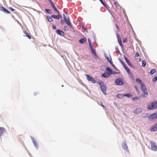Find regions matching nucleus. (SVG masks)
I'll list each match as a JSON object with an SVG mask.
<instances>
[{
  "label": "nucleus",
  "instance_id": "a211bd4d",
  "mask_svg": "<svg viewBox=\"0 0 157 157\" xmlns=\"http://www.w3.org/2000/svg\"><path fill=\"white\" fill-rule=\"evenodd\" d=\"M122 147L123 149L126 150V151H128V147L126 144V142H124L123 143V144L122 145Z\"/></svg>",
  "mask_w": 157,
  "mask_h": 157
},
{
  "label": "nucleus",
  "instance_id": "13d9d810",
  "mask_svg": "<svg viewBox=\"0 0 157 157\" xmlns=\"http://www.w3.org/2000/svg\"><path fill=\"white\" fill-rule=\"evenodd\" d=\"M58 16H59V18H62V16L60 15V14H59L58 15Z\"/></svg>",
  "mask_w": 157,
  "mask_h": 157
},
{
  "label": "nucleus",
  "instance_id": "338daca9",
  "mask_svg": "<svg viewBox=\"0 0 157 157\" xmlns=\"http://www.w3.org/2000/svg\"><path fill=\"white\" fill-rule=\"evenodd\" d=\"M37 94V93H36V94L35 93H34V95H36V94Z\"/></svg>",
  "mask_w": 157,
  "mask_h": 157
},
{
  "label": "nucleus",
  "instance_id": "3c124183",
  "mask_svg": "<svg viewBox=\"0 0 157 157\" xmlns=\"http://www.w3.org/2000/svg\"><path fill=\"white\" fill-rule=\"evenodd\" d=\"M114 5L115 6L117 7L118 5L117 2H114Z\"/></svg>",
  "mask_w": 157,
  "mask_h": 157
},
{
  "label": "nucleus",
  "instance_id": "2eb2a0df",
  "mask_svg": "<svg viewBox=\"0 0 157 157\" xmlns=\"http://www.w3.org/2000/svg\"><path fill=\"white\" fill-rule=\"evenodd\" d=\"M142 112V109L141 108H137L133 110V112L135 114H138L141 113Z\"/></svg>",
  "mask_w": 157,
  "mask_h": 157
},
{
  "label": "nucleus",
  "instance_id": "c85d7f7f",
  "mask_svg": "<svg viewBox=\"0 0 157 157\" xmlns=\"http://www.w3.org/2000/svg\"><path fill=\"white\" fill-rule=\"evenodd\" d=\"M149 114L148 113H143L141 115V116L143 118H145L147 117H148L149 116Z\"/></svg>",
  "mask_w": 157,
  "mask_h": 157
},
{
  "label": "nucleus",
  "instance_id": "4be33fe9",
  "mask_svg": "<svg viewBox=\"0 0 157 157\" xmlns=\"http://www.w3.org/2000/svg\"><path fill=\"white\" fill-rule=\"evenodd\" d=\"M136 82L140 84L141 85L144 84L142 80L139 78H137L136 79Z\"/></svg>",
  "mask_w": 157,
  "mask_h": 157
},
{
  "label": "nucleus",
  "instance_id": "6e6d98bb",
  "mask_svg": "<svg viewBox=\"0 0 157 157\" xmlns=\"http://www.w3.org/2000/svg\"><path fill=\"white\" fill-rule=\"evenodd\" d=\"M126 39L125 38H124L123 39V41L124 43H125L126 41Z\"/></svg>",
  "mask_w": 157,
  "mask_h": 157
},
{
  "label": "nucleus",
  "instance_id": "6ab92c4d",
  "mask_svg": "<svg viewBox=\"0 0 157 157\" xmlns=\"http://www.w3.org/2000/svg\"><path fill=\"white\" fill-rule=\"evenodd\" d=\"M49 3L50 4L51 6L52 7L54 10L56 8V7L54 3L53 2L52 0H48Z\"/></svg>",
  "mask_w": 157,
  "mask_h": 157
},
{
  "label": "nucleus",
  "instance_id": "f8f14e48",
  "mask_svg": "<svg viewBox=\"0 0 157 157\" xmlns=\"http://www.w3.org/2000/svg\"><path fill=\"white\" fill-rule=\"evenodd\" d=\"M56 32L58 34L62 36L65 35L64 32L60 29H58L56 30Z\"/></svg>",
  "mask_w": 157,
  "mask_h": 157
},
{
  "label": "nucleus",
  "instance_id": "a878e982",
  "mask_svg": "<svg viewBox=\"0 0 157 157\" xmlns=\"http://www.w3.org/2000/svg\"><path fill=\"white\" fill-rule=\"evenodd\" d=\"M141 89L142 91L144 90H147V89L144 84L141 85Z\"/></svg>",
  "mask_w": 157,
  "mask_h": 157
},
{
  "label": "nucleus",
  "instance_id": "412c9836",
  "mask_svg": "<svg viewBox=\"0 0 157 157\" xmlns=\"http://www.w3.org/2000/svg\"><path fill=\"white\" fill-rule=\"evenodd\" d=\"M52 17H52V15L51 16L48 15L47 16V18L48 19V20L49 22L53 21V19H52Z\"/></svg>",
  "mask_w": 157,
  "mask_h": 157
},
{
  "label": "nucleus",
  "instance_id": "9b49d317",
  "mask_svg": "<svg viewBox=\"0 0 157 157\" xmlns=\"http://www.w3.org/2000/svg\"><path fill=\"white\" fill-rule=\"evenodd\" d=\"M116 36H117V40L118 42V43L120 46L121 47H123V46L122 44V41L121 40V38L119 36V35L118 34V33H116Z\"/></svg>",
  "mask_w": 157,
  "mask_h": 157
},
{
  "label": "nucleus",
  "instance_id": "f3484780",
  "mask_svg": "<svg viewBox=\"0 0 157 157\" xmlns=\"http://www.w3.org/2000/svg\"><path fill=\"white\" fill-rule=\"evenodd\" d=\"M87 39L86 37L82 38L79 40V42L81 44H82L86 41Z\"/></svg>",
  "mask_w": 157,
  "mask_h": 157
},
{
  "label": "nucleus",
  "instance_id": "37998d69",
  "mask_svg": "<svg viewBox=\"0 0 157 157\" xmlns=\"http://www.w3.org/2000/svg\"><path fill=\"white\" fill-rule=\"evenodd\" d=\"M121 94H118L116 95V97L118 98H121Z\"/></svg>",
  "mask_w": 157,
  "mask_h": 157
},
{
  "label": "nucleus",
  "instance_id": "cd10ccee",
  "mask_svg": "<svg viewBox=\"0 0 157 157\" xmlns=\"http://www.w3.org/2000/svg\"><path fill=\"white\" fill-rule=\"evenodd\" d=\"M128 75L133 80H134L135 78L133 76V74L132 73H131V72L129 73L128 74Z\"/></svg>",
  "mask_w": 157,
  "mask_h": 157
},
{
  "label": "nucleus",
  "instance_id": "ddd939ff",
  "mask_svg": "<svg viewBox=\"0 0 157 157\" xmlns=\"http://www.w3.org/2000/svg\"><path fill=\"white\" fill-rule=\"evenodd\" d=\"M68 19L67 18H66L65 19H64V21L66 22V24L67 25L69 26L71 28H73V27L71 24V23L70 21V19L69 18L67 17Z\"/></svg>",
  "mask_w": 157,
  "mask_h": 157
},
{
  "label": "nucleus",
  "instance_id": "39448f33",
  "mask_svg": "<svg viewBox=\"0 0 157 157\" xmlns=\"http://www.w3.org/2000/svg\"><path fill=\"white\" fill-rule=\"evenodd\" d=\"M151 142V150L156 151H157V146L156 144V143L155 142H153L152 141H150Z\"/></svg>",
  "mask_w": 157,
  "mask_h": 157
},
{
  "label": "nucleus",
  "instance_id": "ea45409f",
  "mask_svg": "<svg viewBox=\"0 0 157 157\" xmlns=\"http://www.w3.org/2000/svg\"><path fill=\"white\" fill-rule=\"evenodd\" d=\"M157 80V75L154 77L152 79V81L153 82H156Z\"/></svg>",
  "mask_w": 157,
  "mask_h": 157
},
{
  "label": "nucleus",
  "instance_id": "a18cd8bd",
  "mask_svg": "<svg viewBox=\"0 0 157 157\" xmlns=\"http://www.w3.org/2000/svg\"><path fill=\"white\" fill-rule=\"evenodd\" d=\"M64 28L65 30L66 31H68V26H65L64 27Z\"/></svg>",
  "mask_w": 157,
  "mask_h": 157
},
{
  "label": "nucleus",
  "instance_id": "49530a36",
  "mask_svg": "<svg viewBox=\"0 0 157 157\" xmlns=\"http://www.w3.org/2000/svg\"><path fill=\"white\" fill-rule=\"evenodd\" d=\"M106 67H107V66H106V65H103V66H101V67H100L101 69V70H102V71H103V69H103V68H102V67H106Z\"/></svg>",
  "mask_w": 157,
  "mask_h": 157
},
{
  "label": "nucleus",
  "instance_id": "69168bd1",
  "mask_svg": "<svg viewBox=\"0 0 157 157\" xmlns=\"http://www.w3.org/2000/svg\"><path fill=\"white\" fill-rule=\"evenodd\" d=\"M101 106H102V107H105V106L103 104H102Z\"/></svg>",
  "mask_w": 157,
  "mask_h": 157
},
{
  "label": "nucleus",
  "instance_id": "79ce46f5",
  "mask_svg": "<svg viewBox=\"0 0 157 157\" xmlns=\"http://www.w3.org/2000/svg\"><path fill=\"white\" fill-rule=\"evenodd\" d=\"M108 61L112 66L113 64V62H112V59H111V57H110V59Z\"/></svg>",
  "mask_w": 157,
  "mask_h": 157
},
{
  "label": "nucleus",
  "instance_id": "052dcab7",
  "mask_svg": "<svg viewBox=\"0 0 157 157\" xmlns=\"http://www.w3.org/2000/svg\"><path fill=\"white\" fill-rule=\"evenodd\" d=\"M116 26L117 29H118V30H119V29L117 25V24H116Z\"/></svg>",
  "mask_w": 157,
  "mask_h": 157
},
{
  "label": "nucleus",
  "instance_id": "e2e57ef3",
  "mask_svg": "<svg viewBox=\"0 0 157 157\" xmlns=\"http://www.w3.org/2000/svg\"><path fill=\"white\" fill-rule=\"evenodd\" d=\"M114 69H115V70L116 71H119V70L117 69L116 67H115V68H114Z\"/></svg>",
  "mask_w": 157,
  "mask_h": 157
},
{
  "label": "nucleus",
  "instance_id": "c03bdc74",
  "mask_svg": "<svg viewBox=\"0 0 157 157\" xmlns=\"http://www.w3.org/2000/svg\"><path fill=\"white\" fill-rule=\"evenodd\" d=\"M54 10L55 11H56L57 13L58 14V15L60 14V12L58 10L56 9V8L55 9H54Z\"/></svg>",
  "mask_w": 157,
  "mask_h": 157
},
{
  "label": "nucleus",
  "instance_id": "680f3d73",
  "mask_svg": "<svg viewBox=\"0 0 157 157\" xmlns=\"http://www.w3.org/2000/svg\"><path fill=\"white\" fill-rule=\"evenodd\" d=\"M82 28L83 29H84V30H85V31H86L87 32V29L85 28V29L84 28V27L83 26H82Z\"/></svg>",
  "mask_w": 157,
  "mask_h": 157
},
{
  "label": "nucleus",
  "instance_id": "9d476101",
  "mask_svg": "<svg viewBox=\"0 0 157 157\" xmlns=\"http://www.w3.org/2000/svg\"><path fill=\"white\" fill-rule=\"evenodd\" d=\"M101 76L104 78H107L110 76L109 72H105L101 75Z\"/></svg>",
  "mask_w": 157,
  "mask_h": 157
},
{
  "label": "nucleus",
  "instance_id": "f03ea898",
  "mask_svg": "<svg viewBox=\"0 0 157 157\" xmlns=\"http://www.w3.org/2000/svg\"><path fill=\"white\" fill-rule=\"evenodd\" d=\"M157 107V101H153L151 102V105H149L147 108L149 109H155Z\"/></svg>",
  "mask_w": 157,
  "mask_h": 157
},
{
  "label": "nucleus",
  "instance_id": "1a4fd4ad",
  "mask_svg": "<svg viewBox=\"0 0 157 157\" xmlns=\"http://www.w3.org/2000/svg\"><path fill=\"white\" fill-rule=\"evenodd\" d=\"M0 11H1L6 14H9L10 13L9 11L6 9L3 6H0Z\"/></svg>",
  "mask_w": 157,
  "mask_h": 157
},
{
  "label": "nucleus",
  "instance_id": "bf43d9fd",
  "mask_svg": "<svg viewBox=\"0 0 157 157\" xmlns=\"http://www.w3.org/2000/svg\"><path fill=\"white\" fill-rule=\"evenodd\" d=\"M63 17L64 20L66 19V18H66V16H65L64 14H63Z\"/></svg>",
  "mask_w": 157,
  "mask_h": 157
},
{
  "label": "nucleus",
  "instance_id": "603ef678",
  "mask_svg": "<svg viewBox=\"0 0 157 157\" xmlns=\"http://www.w3.org/2000/svg\"><path fill=\"white\" fill-rule=\"evenodd\" d=\"M53 29H55L56 28V25H52Z\"/></svg>",
  "mask_w": 157,
  "mask_h": 157
},
{
  "label": "nucleus",
  "instance_id": "dca6fc26",
  "mask_svg": "<svg viewBox=\"0 0 157 157\" xmlns=\"http://www.w3.org/2000/svg\"><path fill=\"white\" fill-rule=\"evenodd\" d=\"M151 131H157V123L155 124L150 129Z\"/></svg>",
  "mask_w": 157,
  "mask_h": 157
},
{
  "label": "nucleus",
  "instance_id": "20e7f679",
  "mask_svg": "<svg viewBox=\"0 0 157 157\" xmlns=\"http://www.w3.org/2000/svg\"><path fill=\"white\" fill-rule=\"evenodd\" d=\"M115 83L118 86H122L123 85L124 83L121 78H118L115 80Z\"/></svg>",
  "mask_w": 157,
  "mask_h": 157
},
{
  "label": "nucleus",
  "instance_id": "8fccbe9b",
  "mask_svg": "<svg viewBox=\"0 0 157 157\" xmlns=\"http://www.w3.org/2000/svg\"><path fill=\"white\" fill-rule=\"evenodd\" d=\"M89 46L90 49V50L94 49V48L92 45V44L89 45Z\"/></svg>",
  "mask_w": 157,
  "mask_h": 157
},
{
  "label": "nucleus",
  "instance_id": "09e8293b",
  "mask_svg": "<svg viewBox=\"0 0 157 157\" xmlns=\"http://www.w3.org/2000/svg\"><path fill=\"white\" fill-rule=\"evenodd\" d=\"M139 53L138 52H136L135 54V56L136 57H138L139 56Z\"/></svg>",
  "mask_w": 157,
  "mask_h": 157
},
{
  "label": "nucleus",
  "instance_id": "aec40b11",
  "mask_svg": "<svg viewBox=\"0 0 157 157\" xmlns=\"http://www.w3.org/2000/svg\"><path fill=\"white\" fill-rule=\"evenodd\" d=\"M6 131L5 129L3 127H0V135L3 134V133Z\"/></svg>",
  "mask_w": 157,
  "mask_h": 157
},
{
  "label": "nucleus",
  "instance_id": "72a5a7b5",
  "mask_svg": "<svg viewBox=\"0 0 157 157\" xmlns=\"http://www.w3.org/2000/svg\"><path fill=\"white\" fill-rule=\"evenodd\" d=\"M102 5L105 7H106V4L105 3L103 0H99Z\"/></svg>",
  "mask_w": 157,
  "mask_h": 157
},
{
  "label": "nucleus",
  "instance_id": "6e6552de",
  "mask_svg": "<svg viewBox=\"0 0 157 157\" xmlns=\"http://www.w3.org/2000/svg\"><path fill=\"white\" fill-rule=\"evenodd\" d=\"M123 57L126 63L128 64V65L130 67L134 69L135 68V67L133 65H132V64L131 63L130 61L128 59V58L124 55L123 56Z\"/></svg>",
  "mask_w": 157,
  "mask_h": 157
},
{
  "label": "nucleus",
  "instance_id": "4468645a",
  "mask_svg": "<svg viewBox=\"0 0 157 157\" xmlns=\"http://www.w3.org/2000/svg\"><path fill=\"white\" fill-rule=\"evenodd\" d=\"M31 139L32 140V141L33 142V143L35 146V147H36V149H38V145L37 144V143L36 142V140L34 139V138H32V137L31 136Z\"/></svg>",
  "mask_w": 157,
  "mask_h": 157
},
{
  "label": "nucleus",
  "instance_id": "c756f323",
  "mask_svg": "<svg viewBox=\"0 0 157 157\" xmlns=\"http://www.w3.org/2000/svg\"><path fill=\"white\" fill-rule=\"evenodd\" d=\"M156 72V70L155 69H153L150 71V73L151 75H152L154 73H155Z\"/></svg>",
  "mask_w": 157,
  "mask_h": 157
},
{
  "label": "nucleus",
  "instance_id": "de8ad7c7",
  "mask_svg": "<svg viewBox=\"0 0 157 157\" xmlns=\"http://www.w3.org/2000/svg\"><path fill=\"white\" fill-rule=\"evenodd\" d=\"M134 87L135 88V89L138 92L139 91L138 90V88L137 86L136 85H135L134 86Z\"/></svg>",
  "mask_w": 157,
  "mask_h": 157
},
{
  "label": "nucleus",
  "instance_id": "c9c22d12",
  "mask_svg": "<svg viewBox=\"0 0 157 157\" xmlns=\"http://www.w3.org/2000/svg\"><path fill=\"white\" fill-rule=\"evenodd\" d=\"M115 50L119 54H121V52L119 51L118 48L117 47H115Z\"/></svg>",
  "mask_w": 157,
  "mask_h": 157
},
{
  "label": "nucleus",
  "instance_id": "5701e85b",
  "mask_svg": "<svg viewBox=\"0 0 157 157\" xmlns=\"http://www.w3.org/2000/svg\"><path fill=\"white\" fill-rule=\"evenodd\" d=\"M124 69L127 72L128 74L130 73L131 72L129 68L126 66V65H125V66H124Z\"/></svg>",
  "mask_w": 157,
  "mask_h": 157
},
{
  "label": "nucleus",
  "instance_id": "0eeeda50",
  "mask_svg": "<svg viewBox=\"0 0 157 157\" xmlns=\"http://www.w3.org/2000/svg\"><path fill=\"white\" fill-rule=\"evenodd\" d=\"M105 71L109 72V74H110V76L111 75L117 74H118V72L113 71L109 67H106L105 68Z\"/></svg>",
  "mask_w": 157,
  "mask_h": 157
},
{
  "label": "nucleus",
  "instance_id": "f257e3e1",
  "mask_svg": "<svg viewBox=\"0 0 157 157\" xmlns=\"http://www.w3.org/2000/svg\"><path fill=\"white\" fill-rule=\"evenodd\" d=\"M100 86V89L102 93L105 95L107 94L106 90L107 87L106 84H104V83L103 82L101 81L98 82Z\"/></svg>",
  "mask_w": 157,
  "mask_h": 157
},
{
  "label": "nucleus",
  "instance_id": "864d4df0",
  "mask_svg": "<svg viewBox=\"0 0 157 157\" xmlns=\"http://www.w3.org/2000/svg\"><path fill=\"white\" fill-rule=\"evenodd\" d=\"M60 23L61 24L63 25V24L64 23V22L63 20H61L60 21Z\"/></svg>",
  "mask_w": 157,
  "mask_h": 157
},
{
  "label": "nucleus",
  "instance_id": "473e14b6",
  "mask_svg": "<svg viewBox=\"0 0 157 157\" xmlns=\"http://www.w3.org/2000/svg\"><path fill=\"white\" fill-rule=\"evenodd\" d=\"M104 55L105 58H106V59H107L108 61H109L110 59L108 56L105 53H104Z\"/></svg>",
  "mask_w": 157,
  "mask_h": 157
},
{
  "label": "nucleus",
  "instance_id": "f704fd0d",
  "mask_svg": "<svg viewBox=\"0 0 157 157\" xmlns=\"http://www.w3.org/2000/svg\"><path fill=\"white\" fill-rule=\"evenodd\" d=\"M52 17H53L54 18L59 19V16L58 15H52Z\"/></svg>",
  "mask_w": 157,
  "mask_h": 157
},
{
  "label": "nucleus",
  "instance_id": "7ed1b4c3",
  "mask_svg": "<svg viewBox=\"0 0 157 157\" xmlns=\"http://www.w3.org/2000/svg\"><path fill=\"white\" fill-rule=\"evenodd\" d=\"M156 119H157V112L149 115L148 116V120L149 121H152Z\"/></svg>",
  "mask_w": 157,
  "mask_h": 157
},
{
  "label": "nucleus",
  "instance_id": "4c0bfd02",
  "mask_svg": "<svg viewBox=\"0 0 157 157\" xmlns=\"http://www.w3.org/2000/svg\"><path fill=\"white\" fill-rule=\"evenodd\" d=\"M45 11L47 13L49 14H50L51 13L50 12V9H45Z\"/></svg>",
  "mask_w": 157,
  "mask_h": 157
},
{
  "label": "nucleus",
  "instance_id": "2f4dec72",
  "mask_svg": "<svg viewBox=\"0 0 157 157\" xmlns=\"http://www.w3.org/2000/svg\"><path fill=\"white\" fill-rule=\"evenodd\" d=\"M142 66L143 67H145L146 65V62L145 61L143 60L142 61Z\"/></svg>",
  "mask_w": 157,
  "mask_h": 157
},
{
  "label": "nucleus",
  "instance_id": "a19ab883",
  "mask_svg": "<svg viewBox=\"0 0 157 157\" xmlns=\"http://www.w3.org/2000/svg\"><path fill=\"white\" fill-rule=\"evenodd\" d=\"M108 61L112 66L113 64V62H112V59H111V57H110V59Z\"/></svg>",
  "mask_w": 157,
  "mask_h": 157
},
{
  "label": "nucleus",
  "instance_id": "423d86ee",
  "mask_svg": "<svg viewBox=\"0 0 157 157\" xmlns=\"http://www.w3.org/2000/svg\"><path fill=\"white\" fill-rule=\"evenodd\" d=\"M85 75L86 76V78L88 81H91L93 84H94L96 83V81L95 80L89 75L86 74Z\"/></svg>",
  "mask_w": 157,
  "mask_h": 157
},
{
  "label": "nucleus",
  "instance_id": "58836bf2",
  "mask_svg": "<svg viewBox=\"0 0 157 157\" xmlns=\"http://www.w3.org/2000/svg\"><path fill=\"white\" fill-rule=\"evenodd\" d=\"M143 92V93L145 95H148V93L147 90H144L142 91Z\"/></svg>",
  "mask_w": 157,
  "mask_h": 157
},
{
  "label": "nucleus",
  "instance_id": "e433bc0d",
  "mask_svg": "<svg viewBox=\"0 0 157 157\" xmlns=\"http://www.w3.org/2000/svg\"><path fill=\"white\" fill-rule=\"evenodd\" d=\"M139 99V98L138 97H133L132 99V100L133 101H136V100H138Z\"/></svg>",
  "mask_w": 157,
  "mask_h": 157
},
{
  "label": "nucleus",
  "instance_id": "5fc2aeb1",
  "mask_svg": "<svg viewBox=\"0 0 157 157\" xmlns=\"http://www.w3.org/2000/svg\"><path fill=\"white\" fill-rule=\"evenodd\" d=\"M88 42L89 43V45L91 44V41L89 39H88Z\"/></svg>",
  "mask_w": 157,
  "mask_h": 157
},
{
  "label": "nucleus",
  "instance_id": "774afa93",
  "mask_svg": "<svg viewBox=\"0 0 157 157\" xmlns=\"http://www.w3.org/2000/svg\"><path fill=\"white\" fill-rule=\"evenodd\" d=\"M93 36H94V39H95V36L94 37V35H93Z\"/></svg>",
  "mask_w": 157,
  "mask_h": 157
},
{
  "label": "nucleus",
  "instance_id": "4d7b16f0",
  "mask_svg": "<svg viewBox=\"0 0 157 157\" xmlns=\"http://www.w3.org/2000/svg\"><path fill=\"white\" fill-rule=\"evenodd\" d=\"M9 9H10V10H11L12 11H14L15 10L14 9H13L12 7H10V8H9Z\"/></svg>",
  "mask_w": 157,
  "mask_h": 157
},
{
  "label": "nucleus",
  "instance_id": "bb28decb",
  "mask_svg": "<svg viewBox=\"0 0 157 157\" xmlns=\"http://www.w3.org/2000/svg\"><path fill=\"white\" fill-rule=\"evenodd\" d=\"M123 96L127 97L128 98H130L132 97V95L128 93L127 94H124L123 95Z\"/></svg>",
  "mask_w": 157,
  "mask_h": 157
},
{
  "label": "nucleus",
  "instance_id": "393cba45",
  "mask_svg": "<svg viewBox=\"0 0 157 157\" xmlns=\"http://www.w3.org/2000/svg\"><path fill=\"white\" fill-rule=\"evenodd\" d=\"M91 51L92 53L94 55L95 57H98V56L96 53L94 49L91 50Z\"/></svg>",
  "mask_w": 157,
  "mask_h": 157
},
{
  "label": "nucleus",
  "instance_id": "7c9ffc66",
  "mask_svg": "<svg viewBox=\"0 0 157 157\" xmlns=\"http://www.w3.org/2000/svg\"><path fill=\"white\" fill-rule=\"evenodd\" d=\"M119 60L120 63H121L122 65L123 66V67L125 66L126 65L125 64L124 62L120 58L118 59Z\"/></svg>",
  "mask_w": 157,
  "mask_h": 157
},
{
  "label": "nucleus",
  "instance_id": "b1692460",
  "mask_svg": "<svg viewBox=\"0 0 157 157\" xmlns=\"http://www.w3.org/2000/svg\"><path fill=\"white\" fill-rule=\"evenodd\" d=\"M24 33L25 35V36L28 37L29 39H31V36L29 35L28 33L26 31H24Z\"/></svg>",
  "mask_w": 157,
  "mask_h": 157
},
{
  "label": "nucleus",
  "instance_id": "0e129e2a",
  "mask_svg": "<svg viewBox=\"0 0 157 157\" xmlns=\"http://www.w3.org/2000/svg\"><path fill=\"white\" fill-rule=\"evenodd\" d=\"M112 66L114 67V68H115V66L113 64Z\"/></svg>",
  "mask_w": 157,
  "mask_h": 157
}]
</instances>
